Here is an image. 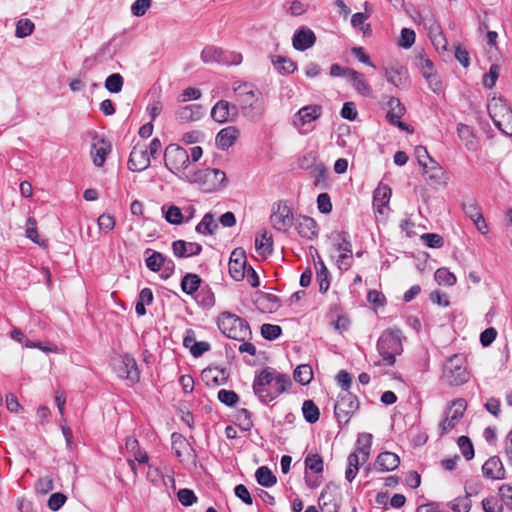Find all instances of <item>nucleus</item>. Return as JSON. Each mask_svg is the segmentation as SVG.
<instances>
[{
  "label": "nucleus",
  "instance_id": "aec40b11",
  "mask_svg": "<svg viewBox=\"0 0 512 512\" xmlns=\"http://www.w3.org/2000/svg\"><path fill=\"white\" fill-rule=\"evenodd\" d=\"M483 475L492 480L505 478V469L501 459L498 456L490 457L482 466Z\"/></svg>",
  "mask_w": 512,
  "mask_h": 512
},
{
  "label": "nucleus",
  "instance_id": "680f3d73",
  "mask_svg": "<svg viewBox=\"0 0 512 512\" xmlns=\"http://www.w3.org/2000/svg\"><path fill=\"white\" fill-rule=\"evenodd\" d=\"M499 77V66L496 64L491 65L489 72L483 76V85L491 89L495 86L496 81Z\"/></svg>",
  "mask_w": 512,
  "mask_h": 512
},
{
  "label": "nucleus",
  "instance_id": "b1692460",
  "mask_svg": "<svg viewBox=\"0 0 512 512\" xmlns=\"http://www.w3.org/2000/svg\"><path fill=\"white\" fill-rule=\"evenodd\" d=\"M240 131L235 126H227L221 129L216 136V145L221 150H227L238 139Z\"/></svg>",
  "mask_w": 512,
  "mask_h": 512
},
{
  "label": "nucleus",
  "instance_id": "412c9836",
  "mask_svg": "<svg viewBox=\"0 0 512 512\" xmlns=\"http://www.w3.org/2000/svg\"><path fill=\"white\" fill-rule=\"evenodd\" d=\"M316 41L314 32L306 27L298 29L293 36V47L298 51H305L312 47Z\"/></svg>",
  "mask_w": 512,
  "mask_h": 512
},
{
  "label": "nucleus",
  "instance_id": "ea45409f",
  "mask_svg": "<svg viewBox=\"0 0 512 512\" xmlns=\"http://www.w3.org/2000/svg\"><path fill=\"white\" fill-rule=\"evenodd\" d=\"M258 484L264 487H271L276 484L277 478L267 466H261L255 473Z\"/></svg>",
  "mask_w": 512,
  "mask_h": 512
},
{
  "label": "nucleus",
  "instance_id": "39448f33",
  "mask_svg": "<svg viewBox=\"0 0 512 512\" xmlns=\"http://www.w3.org/2000/svg\"><path fill=\"white\" fill-rule=\"evenodd\" d=\"M494 125L505 135L512 137V110L501 97H493L487 104Z\"/></svg>",
  "mask_w": 512,
  "mask_h": 512
},
{
  "label": "nucleus",
  "instance_id": "8fccbe9b",
  "mask_svg": "<svg viewBox=\"0 0 512 512\" xmlns=\"http://www.w3.org/2000/svg\"><path fill=\"white\" fill-rule=\"evenodd\" d=\"M435 280L439 285L453 286L456 283V277L447 268H439L435 272Z\"/></svg>",
  "mask_w": 512,
  "mask_h": 512
},
{
  "label": "nucleus",
  "instance_id": "a878e982",
  "mask_svg": "<svg viewBox=\"0 0 512 512\" xmlns=\"http://www.w3.org/2000/svg\"><path fill=\"white\" fill-rule=\"evenodd\" d=\"M385 78L395 87H403L408 80L407 70L398 64L391 65L385 68Z\"/></svg>",
  "mask_w": 512,
  "mask_h": 512
},
{
  "label": "nucleus",
  "instance_id": "cd10ccee",
  "mask_svg": "<svg viewBox=\"0 0 512 512\" xmlns=\"http://www.w3.org/2000/svg\"><path fill=\"white\" fill-rule=\"evenodd\" d=\"M255 305L264 313H273L280 307L279 298L271 293H261L255 299Z\"/></svg>",
  "mask_w": 512,
  "mask_h": 512
},
{
  "label": "nucleus",
  "instance_id": "de8ad7c7",
  "mask_svg": "<svg viewBox=\"0 0 512 512\" xmlns=\"http://www.w3.org/2000/svg\"><path fill=\"white\" fill-rule=\"evenodd\" d=\"M165 257L162 253L153 251L152 254L145 259L148 269L153 272H158L163 265H165Z\"/></svg>",
  "mask_w": 512,
  "mask_h": 512
},
{
  "label": "nucleus",
  "instance_id": "20e7f679",
  "mask_svg": "<svg viewBox=\"0 0 512 512\" xmlns=\"http://www.w3.org/2000/svg\"><path fill=\"white\" fill-rule=\"evenodd\" d=\"M232 89L239 111L245 117H252L254 104L261 96L260 90L253 83L241 80L234 81Z\"/></svg>",
  "mask_w": 512,
  "mask_h": 512
},
{
  "label": "nucleus",
  "instance_id": "f3484780",
  "mask_svg": "<svg viewBox=\"0 0 512 512\" xmlns=\"http://www.w3.org/2000/svg\"><path fill=\"white\" fill-rule=\"evenodd\" d=\"M295 228L302 238L312 240L318 236V225L316 221L309 216H299L296 219Z\"/></svg>",
  "mask_w": 512,
  "mask_h": 512
},
{
  "label": "nucleus",
  "instance_id": "e433bc0d",
  "mask_svg": "<svg viewBox=\"0 0 512 512\" xmlns=\"http://www.w3.org/2000/svg\"><path fill=\"white\" fill-rule=\"evenodd\" d=\"M426 174L428 175L429 180H431L434 184H446L445 172L439 163L434 159H430V164L428 165V173Z\"/></svg>",
  "mask_w": 512,
  "mask_h": 512
},
{
  "label": "nucleus",
  "instance_id": "69168bd1",
  "mask_svg": "<svg viewBox=\"0 0 512 512\" xmlns=\"http://www.w3.org/2000/svg\"><path fill=\"white\" fill-rule=\"evenodd\" d=\"M152 0H136L131 6V13L136 17L145 15L150 8Z\"/></svg>",
  "mask_w": 512,
  "mask_h": 512
},
{
  "label": "nucleus",
  "instance_id": "7c9ffc66",
  "mask_svg": "<svg viewBox=\"0 0 512 512\" xmlns=\"http://www.w3.org/2000/svg\"><path fill=\"white\" fill-rule=\"evenodd\" d=\"M255 248L261 256H268L273 252V239L266 230L256 237Z\"/></svg>",
  "mask_w": 512,
  "mask_h": 512
},
{
  "label": "nucleus",
  "instance_id": "c9c22d12",
  "mask_svg": "<svg viewBox=\"0 0 512 512\" xmlns=\"http://www.w3.org/2000/svg\"><path fill=\"white\" fill-rule=\"evenodd\" d=\"M457 134L461 141L464 142L465 146L469 150H474L476 148V140L473 133V129L465 124L457 125Z\"/></svg>",
  "mask_w": 512,
  "mask_h": 512
},
{
  "label": "nucleus",
  "instance_id": "13d9d810",
  "mask_svg": "<svg viewBox=\"0 0 512 512\" xmlns=\"http://www.w3.org/2000/svg\"><path fill=\"white\" fill-rule=\"evenodd\" d=\"M177 497H178L179 502L183 506H186V507L191 506L197 502V496L195 495L193 490L188 489V488L180 489L177 492Z\"/></svg>",
  "mask_w": 512,
  "mask_h": 512
},
{
  "label": "nucleus",
  "instance_id": "49530a36",
  "mask_svg": "<svg viewBox=\"0 0 512 512\" xmlns=\"http://www.w3.org/2000/svg\"><path fill=\"white\" fill-rule=\"evenodd\" d=\"M34 29H35V25L30 19H28V18L20 19L16 23L15 35L18 38H25V37L31 35L33 33Z\"/></svg>",
  "mask_w": 512,
  "mask_h": 512
},
{
  "label": "nucleus",
  "instance_id": "a211bd4d",
  "mask_svg": "<svg viewBox=\"0 0 512 512\" xmlns=\"http://www.w3.org/2000/svg\"><path fill=\"white\" fill-rule=\"evenodd\" d=\"M119 375L122 378L129 380L131 383H136L139 381L140 372L137 363L132 356L125 354L121 357Z\"/></svg>",
  "mask_w": 512,
  "mask_h": 512
},
{
  "label": "nucleus",
  "instance_id": "2f4dec72",
  "mask_svg": "<svg viewBox=\"0 0 512 512\" xmlns=\"http://www.w3.org/2000/svg\"><path fill=\"white\" fill-rule=\"evenodd\" d=\"M271 61L275 69L282 75L292 74L297 68L294 61L283 56H271Z\"/></svg>",
  "mask_w": 512,
  "mask_h": 512
},
{
  "label": "nucleus",
  "instance_id": "f704fd0d",
  "mask_svg": "<svg viewBox=\"0 0 512 512\" xmlns=\"http://www.w3.org/2000/svg\"><path fill=\"white\" fill-rule=\"evenodd\" d=\"M348 467L345 472V478L347 481L352 482L359 470V466L362 463L361 454L356 450L348 456Z\"/></svg>",
  "mask_w": 512,
  "mask_h": 512
},
{
  "label": "nucleus",
  "instance_id": "58836bf2",
  "mask_svg": "<svg viewBox=\"0 0 512 512\" xmlns=\"http://www.w3.org/2000/svg\"><path fill=\"white\" fill-rule=\"evenodd\" d=\"M201 284V278L197 274L188 273L181 280V289L191 295L196 292Z\"/></svg>",
  "mask_w": 512,
  "mask_h": 512
},
{
  "label": "nucleus",
  "instance_id": "a19ab883",
  "mask_svg": "<svg viewBox=\"0 0 512 512\" xmlns=\"http://www.w3.org/2000/svg\"><path fill=\"white\" fill-rule=\"evenodd\" d=\"M335 247L339 253H352L350 235L347 231L337 232L334 236Z\"/></svg>",
  "mask_w": 512,
  "mask_h": 512
},
{
  "label": "nucleus",
  "instance_id": "4d7b16f0",
  "mask_svg": "<svg viewBox=\"0 0 512 512\" xmlns=\"http://www.w3.org/2000/svg\"><path fill=\"white\" fill-rule=\"evenodd\" d=\"M449 507L454 512H469L471 509V500L468 496L458 497L450 502Z\"/></svg>",
  "mask_w": 512,
  "mask_h": 512
},
{
  "label": "nucleus",
  "instance_id": "2eb2a0df",
  "mask_svg": "<svg viewBox=\"0 0 512 512\" xmlns=\"http://www.w3.org/2000/svg\"><path fill=\"white\" fill-rule=\"evenodd\" d=\"M229 273L233 279L240 281L246 274V257L243 250L235 249L229 261Z\"/></svg>",
  "mask_w": 512,
  "mask_h": 512
},
{
  "label": "nucleus",
  "instance_id": "e2e57ef3",
  "mask_svg": "<svg viewBox=\"0 0 512 512\" xmlns=\"http://www.w3.org/2000/svg\"><path fill=\"white\" fill-rule=\"evenodd\" d=\"M26 237L40 246H45V243L41 242L39 239V235L36 228V220L32 217H29L27 219Z\"/></svg>",
  "mask_w": 512,
  "mask_h": 512
},
{
  "label": "nucleus",
  "instance_id": "3c124183",
  "mask_svg": "<svg viewBox=\"0 0 512 512\" xmlns=\"http://www.w3.org/2000/svg\"><path fill=\"white\" fill-rule=\"evenodd\" d=\"M123 83V77L118 73H114L107 77L105 88L111 93H119L122 90Z\"/></svg>",
  "mask_w": 512,
  "mask_h": 512
},
{
  "label": "nucleus",
  "instance_id": "393cba45",
  "mask_svg": "<svg viewBox=\"0 0 512 512\" xmlns=\"http://www.w3.org/2000/svg\"><path fill=\"white\" fill-rule=\"evenodd\" d=\"M400 458L396 453L385 451L380 453L375 461V469L380 472H389L398 468Z\"/></svg>",
  "mask_w": 512,
  "mask_h": 512
},
{
  "label": "nucleus",
  "instance_id": "f03ea898",
  "mask_svg": "<svg viewBox=\"0 0 512 512\" xmlns=\"http://www.w3.org/2000/svg\"><path fill=\"white\" fill-rule=\"evenodd\" d=\"M377 350L381 360L375 362V365L393 366L396 356L403 352L402 331L398 328L385 330L378 339Z\"/></svg>",
  "mask_w": 512,
  "mask_h": 512
},
{
  "label": "nucleus",
  "instance_id": "f8f14e48",
  "mask_svg": "<svg viewBox=\"0 0 512 512\" xmlns=\"http://www.w3.org/2000/svg\"><path fill=\"white\" fill-rule=\"evenodd\" d=\"M150 166V157L148 155L147 146L144 144H136L130 152L128 159V168L133 172H141Z\"/></svg>",
  "mask_w": 512,
  "mask_h": 512
},
{
  "label": "nucleus",
  "instance_id": "9d476101",
  "mask_svg": "<svg viewBox=\"0 0 512 512\" xmlns=\"http://www.w3.org/2000/svg\"><path fill=\"white\" fill-rule=\"evenodd\" d=\"M293 213L286 202L279 201L272 208L270 222L274 229L280 232H287L293 225Z\"/></svg>",
  "mask_w": 512,
  "mask_h": 512
},
{
  "label": "nucleus",
  "instance_id": "338daca9",
  "mask_svg": "<svg viewBox=\"0 0 512 512\" xmlns=\"http://www.w3.org/2000/svg\"><path fill=\"white\" fill-rule=\"evenodd\" d=\"M415 32L408 28H403L401 30V35L399 39V45L403 48H410L415 42Z\"/></svg>",
  "mask_w": 512,
  "mask_h": 512
},
{
  "label": "nucleus",
  "instance_id": "dca6fc26",
  "mask_svg": "<svg viewBox=\"0 0 512 512\" xmlns=\"http://www.w3.org/2000/svg\"><path fill=\"white\" fill-rule=\"evenodd\" d=\"M389 110L386 118L390 124L399 127L401 130H408V125L401 122L400 119L404 115L405 107L401 104L400 100L391 97L388 101Z\"/></svg>",
  "mask_w": 512,
  "mask_h": 512
},
{
  "label": "nucleus",
  "instance_id": "c85d7f7f",
  "mask_svg": "<svg viewBox=\"0 0 512 512\" xmlns=\"http://www.w3.org/2000/svg\"><path fill=\"white\" fill-rule=\"evenodd\" d=\"M201 59L205 63H227L228 53L215 46H207L201 52Z\"/></svg>",
  "mask_w": 512,
  "mask_h": 512
},
{
  "label": "nucleus",
  "instance_id": "4c0bfd02",
  "mask_svg": "<svg viewBox=\"0 0 512 512\" xmlns=\"http://www.w3.org/2000/svg\"><path fill=\"white\" fill-rule=\"evenodd\" d=\"M218 228V224L214 219V215L207 213L198 223L195 230L202 235H211Z\"/></svg>",
  "mask_w": 512,
  "mask_h": 512
},
{
  "label": "nucleus",
  "instance_id": "09e8293b",
  "mask_svg": "<svg viewBox=\"0 0 512 512\" xmlns=\"http://www.w3.org/2000/svg\"><path fill=\"white\" fill-rule=\"evenodd\" d=\"M305 468L316 474L323 472V459L319 454H309L305 459Z\"/></svg>",
  "mask_w": 512,
  "mask_h": 512
},
{
  "label": "nucleus",
  "instance_id": "5701e85b",
  "mask_svg": "<svg viewBox=\"0 0 512 512\" xmlns=\"http://www.w3.org/2000/svg\"><path fill=\"white\" fill-rule=\"evenodd\" d=\"M175 116L182 123L198 121L203 116V108L199 104L181 106L176 110Z\"/></svg>",
  "mask_w": 512,
  "mask_h": 512
},
{
  "label": "nucleus",
  "instance_id": "9b49d317",
  "mask_svg": "<svg viewBox=\"0 0 512 512\" xmlns=\"http://www.w3.org/2000/svg\"><path fill=\"white\" fill-rule=\"evenodd\" d=\"M466 410V402L464 399H457L452 402L451 407L446 413V417L439 424L440 435H444L454 429L463 417Z\"/></svg>",
  "mask_w": 512,
  "mask_h": 512
},
{
  "label": "nucleus",
  "instance_id": "1a4fd4ad",
  "mask_svg": "<svg viewBox=\"0 0 512 512\" xmlns=\"http://www.w3.org/2000/svg\"><path fill=\"white\" fill-rule=\"evenodd\" d=\"M359 401L350 391L342 390L334 405V414L339 424H347L358 410Z\"/></svg>",
  "mask_w": 512,
  "mask_h": 512
},
{
  "label": "nucleus",
  "instance_id": "ddd939ff",
  "mask_svg": "<svg viewBox=\"0 0 512 512\" xmlns=\"http://www.w3.org/2000/svg\"><path fill=\"white\" fill-rule=\"evenodd\" d=\"M321 114L322 107L318 104L304 106L293 115L292 124L300 131L303 126L316 121Z\"/></svg>",
  "mask_w": 512,
  "mask_h": 512
},
{
  "label": "nucleus",
  "instance_id": "4be33fe9",
  "mask_svg": "<svg viewBox=\"0 0 512 512\" xmlns=\"http://www.w3.org/2000/svg\"><path fill=\"white\" fill-rule=\"evenodd\" d=\"M172 250L177 258H184L199 255L202 251V246L196 242L176 240L172 243Z\"/></svg>",
  "mask_w": 512,
  "mask_h": 512
},
{
  "label": "nucleus",
  "instance_id": "473e14b6",
  "mask_svg": "<svg viewBox=\"0 0 512 512\" xmlns=\"http://www.w3.org/2000/svg\"><path fill=\"white\" fill-rule=\"evenodd\" d=\"M316 280L319 284V291L326 293L330 287V272L320 258L317 263Z\"/></svg>",
  "mask_w": 512,
  "mask_h": 512
},
{
  "label": "nucleus",
  "instance_id": "37998d69",
  "mask_svg": "<svg viewBox=\"0 0 512 512\" xmlns=\"http://www.w3.org/2000/svg\"><path fill=\"white\" fill-rule=\"evenodd\" d=\"M302 412L305 420L308 423H315L319 420L320 411L319 408L312 400H305L302 405Z\"/></svg>",
  "mask_w": 512,
  "mask_h": 512
},
{
  "label": "nucleus",
  "instance_id": "79ce46f5",
  "mask_svg": "<svg viewBox=\"0 0 512 512\" xmlns=\"http://www.w3.org/2000/svg\"><path fill=\"white\" fill-rule=\"evenodd\" d=\"M294 380L301 385H307L313 378V371L309 365L303 364L296 367L293 373Z\"/></svg>",
  "mask_w": 512,
  "mask_h": 512
},
{
  "label": "nucleus",
  "instance_id": "774afa93",
  "mask_svg": "<svg viewBox=\"0 0 512 512\" xmlns=\"http://www.w3.org/2000/svg\"><path fill=\"white\" fill-rule=\"evenodd\" d=\"M484 512H502L503 506L496 497H488L482 500Z\"/></svg>",
  "mask_w": 512,
  "mask_h": 512
},
{
  "label": "nucleus",
  "instance_id": "a18cd8bd",
  "mask_svg": "<svg viewBox=\"0 0 512 512\" xmlns=\"http://www.w3.org/2000/svg\"><path fill=\"white\" fill-rule=\"evenodd\" d=\"M167 222L173 225H179L184 221V215L181 209L175 205H170L167 210L162 207Z\"/></svg>",
  "mask_w": 512,
  "mask_h": 512
},
{
  "label": "nucleus",
  "instance_id": "72a5a7b5",
  "mask_svg": "<svg viewBox=\"0 0 512 512\" xmlns=\"http://www.w3.org/2000/svg\"><path fill=\"white\" fill-rule=\"evenodd\" d=\"M373 436L370 433H362L357 439V451L361 454L362 463H366L370 456Z\"/></svg>",
  "mask_w": 512,
  "mask_h": 512
},
{
  "label": "nucleus",
  "instance_id": "6e6552de",
  "mask_svg": "<svg viewBox=\"0 0 512 512\" xmlns=\"http://www.w3.org/2000/svg\"><path fill=\"white\" fill-rule=\"evenodd\" d=\"M443 379L452 386L462 385L469 380L463 355L455 354L447 360L443 367Z\"/></svg>",
  "mask_w": 512,
  "mask_h": 512
},
{
  "label": "nucleus",
  "instance_id": "423d86ee",
  "mask_svg": "<svg viewBox=\"0 0 512 512\" xmlns=\"http://www.w3.org/2000/svg\"><path fill=\"white\" fill-rule=\"evenodd\" d=\"M182 180L198 183L204 191L211 192L225 186L226 175L220 169L206 168L191 174H185Z\"/></svg>",
  "mask_w": 512,
  "mask_h": 512
},
{
  "label": "nucleus",
  "instance_id": "7ed1b4c3",
  "mask_svg": "<svg viewBox=\"0 0 512 512\" xmlns=\"http://www.w3.org/2000/svg\"><path fill=\"white\" fill-rule=\"evenodd\" d=\"M220 331L228 338L244 341L251 337V329L248 322L231 312H222L217 320Z\"/></svg>",
  "mask_w": 512,
  "mask_h": 512
},
{
  "label": "nucleus",
  "instance_id": "0eeeda50",
  "mask_svg": "<svg viewBox=\"0 0 512 512\" xmlns=\"http://www.w3.org/2000/svg\"><path fill=\"white\" fill-rule=\"evenodd\" d=\"M188 152L178 144H169L164 153L165 166L172 173L178 175L180 179L187 174L185 169L190 162Z\"/></svg>",
  "mask_w": 512,
  "mask_h": 512
},
{
  "label": "nucleus",
  "instance_id": "c756f323",
  "mask_svg": "<svg viewBox=\"0 0 512 512\" xmlns=\"http://www.w3.org/2000/svg\"><path fill=\"white\" fill-rule=\"evenodd\" d=\"M348 80L351 82L352 86L364 96H369L371 94V88L368 85L364 75L356 70L349 71Z\"/></svg>",
  "mask_w": 512,
  "mask_h": 512
},
{
  "label": "nucleus",
  "instance_id": "864d4df0",
  "mask_svg": "<svg viewBox=\"0 0 512 512\" xmlns=\"http://www.w3.org/2000/svg\"><path fill=\"white\" fill-rule=\"evenodd\" d=\"M282 328L279 325L265 323L261 326V335L264 339L272 341L280 337Z\"/></svg>",
  "mask_w": 512,
  "mask_h": 512
},
{
  "label": "nucleus",
  "instance_id": "f257e3e1",
  "mask_svg": "<svg viewBox=\"0 0 512 512\" xmlns=\"http://www.w3.org/2000/svg\"><path fill=\"white\" fill-rule=\"evenodd\" d=\"M292 385L289 375L267 367L253 381V391L258 399L267 404L287 391Z\"/></svg>",
  "mask_w": 512,
  "mask_h": 512
},
{
  "label": "nucleus",
  "instance_id": "c03bdc74",
  "mask_svg": "<svg viewBox=\"0 0 512 512\" xmlns=\"http://www.w3.org/2000/svg\"><path fill=\"white\" fill-rule=\"evenodd\" d=\"M236 424L242 431H250L253 427L251 413L246 408L237 410L235 414Z\"/></svg>",
  "mask_w": 512,
  "mask_h": 512
},
{
  "label": "nucleus",
  "instance_id": "6ab92c4d",
  "mask_svg": "<svg viewBox=\"0 0 512 512\" xmlns=\"http://www.w3.org/2000/svg\"><path fill=\"white\" fill-rule=\"evenodd\" d=\"M111 152V143L110 141L100 138L96 139L91 147V157L93 159V163L97 167L103 166L107 155Z\"/></svg>",
  "mask_w": 512,
  "mask_h": 512
},
{
  "label": "nucleus",
  "instance_id": "4468645a",
  "mask_svg": "<svg viewBox=\"0 0 512 512\" xmlns=\"http://www.w3.org/2000/svg\"><path fill=\"white\" fill-rule=\"evenodd\" d=\"M239 114V108L236 104H231L226 100H219L211 110V117L218 123H225L234 120Z\"/></svg>",
  "mask_w": 512,
  "mask_h": 512
},
{
  "label": "nucleus",
  "instance_id": "5fc2aeb1",
  "mask_svg": "<svg viewBox=\"0 0 512 512\" xmlns=\"http://www.w3.org/2000/svg\"><path fill=\"white\" fill-rule=\"evenodd\" d=\"M217 398L221 403L229 407L234 406L239 401V396L236 392L226 389L219 390Z\"/></svg>",
  "mask_w": 512,
  "mask_h": 512
},
{
  "label": "nucleus",
  "instance_id": "bb28decb",
  "mask_svg": "<svg viewBox=\"0 0 512 512\" xmlns=\"http://www.w3.org/2000/svg\"><path fill=\"white\" fill-rule=\"evenodd\" d=\"M392 191L387 185H379L373 195V207L379 214H384L388 207Z\"/></svg>",
  "mask_w": 512,
  "mask_h": 512
},
{
  "label": "nucleus",
  "instance_id": "052dcab7",
  "mask_svg": "<svg viewBox=\"0 0 512 512\" xmlns=\"http://www.w3.org/2000/svg\"><path fill=\"white\" fill-rule=\"evenodd\" d=\"M464 213L471 219H479L482 215L480 208L477 205V202L474 199H469L467 202H464L463 205Z\"/></svg>",
  "mask_w": 512,
  "mask_h": 512
},
{
  "label": "nucleus",
  "instance_id": "603ef678",
  "mask_svg": "<svg viewBox=\"0 0 512 512\" xmlns=\"http://www.w3.org/2000/svg\"><path fill=\"white\" fill-rule=\"evenodd\" d=\"M171 441L172 449L174 450L176 456L180 458L183 454V451L186 450L189 446L187 440L183 435L174 432L171 435Z\"/></svg>",
  "mask_w": 512,
  "mask_h": 512
},
{
  "label": "nucleus",
  "instance_id": "bf43d9fd",
  "mask_svg": "<svg viewBox=\"0 0 512 512\" xmlns=\"http://www.w3.org/2000/svg\"><path fill=\"white\" fill-rule=\"evenodd\" d=\"M458 445L466 460H471L474 457V448L467 436H460L458 438Z\"/></svg>",
  "mask_w": 512,
  "mask_h": 512
},
{
  "label": "nucleus",
  "instance_id": "0e129e2a",
  "mask_svg": "<svg viewBox=\"0 0 512 512\" xmlns=\"http://www.w3.org/2000/svg\"><path fill=\"white\" fill-rule=\"evenodd\" d=\"M421 239L430 248H441L444 245L443 238L436 233H425Z\"/></svg>",
  "mask_w": 512,
  "mask_h": 512
},
{
  "label": "nucleus",
  "instance_id": "6e6d98bb",
  "mask_svg": "<svg viewBox=\"0 0 512 512\" xmlns=\"http://www.w3.org/2000/svg\"><path fill=\"white\" fill-rule=\"evenodd\" d=\"M415 155L419 165L423 169V173H428V165L430 164V159L433 158L430 157L427 149L424 146H417L415 148Z\"/></svg>",
  "mask_w": 512,
  "mask_h": 512
}]
</instances>
